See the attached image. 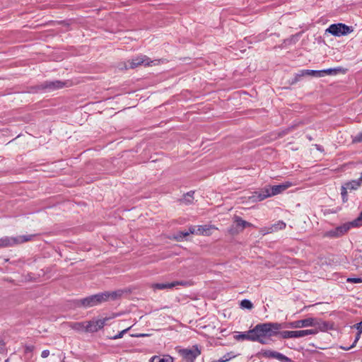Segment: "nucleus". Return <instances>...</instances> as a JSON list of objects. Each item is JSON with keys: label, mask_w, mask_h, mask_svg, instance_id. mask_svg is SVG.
<instances>
[{"label": "nucleus", "mask_w": 362, "mask_h": 362, "mask_svg": "<svg viewBox=\"0 0 362 362\" xmlns=\"http://www.w3.org/2000/svg\"><path fill=\"white\" fill-rule=\"evenodd\" d=\"M281 328V324L278 322L260 323L247 332H237L234 338L238 341L247 340L267 344L268 338L276 336Z\"/></svg>", "instance_id": "f257e3e1"}, {"label": "nucleus", "mask_w": 362, "mask_h": 362, "mask_svg": "<svg viewBox=\"0 0 362 362\" xmlns=\"http://www.w3.org/2000/svg\"><path fill=\"white\" fill-rule=\"evenodd\" d=\"M120 294L117 291H105L88 296L79 300L80 305L85 308L97 306L110 300H115Z\"/></svg>", "instance_id": "f03ea898"}, {"label": "nucleus", "mask_w": 362, "mask_h": 362, "mask_svg": "<svg viewBox=\"0 0 362 362\" xmlns=\"http://www.w3.org/2000/svg\"><path fill=\"white\" fill-rule=\"evenodd\" d=\"M291 186L292 183L290 182H286L281 185L274 186H268L262 189L260 192H254L249 199H251L252 202H260L267 197L279 194Z\"/></svg>", "instance_id": "7ed1b4c3"}, {"label": "nucleus", "mask_w": 362, "mask_h": 362, "mask_svg": "<svg viewBox=\"0 0 362 362\" xmlns=\"http://www.w3.org/2000/svg\"><path fill=\"white\" fill-rule=\"evenodd\" d=\"M355 223L356 222L345 223L335 228L325 231L323 233V237L329 238H339L346 233L353 227V224Z\"/></svg>", "instance_id": "20e7f679"}, {"label": "nucleus", "mask_w": 362, "mask_h": 362, "mask_svg": "<svg viewBox=\"0 0 362 362\" xmlns=\"http://www.w3.org/2000/svg\"><path fill=\"white\" fill-rule=\"evenodd\" d=\"M178 354L186 362H194V360L201 354V349L197 345L190 348L180 349Z\"/></svg>", "instance_id": "39448f33"}, {"label": "nucleus", "mask_w": 362, "mask_h": 362, "mask_svg": "<svg viewBox=\"0 0 362 362\" xmlns=\"http://www.w3.org/2000/svg\"><path fill=\"white\" fill-rule=\"evenodd\" d=\"M112 318H114V316L105 317L100 319L93 318L91 320L86 321V332L93 333L98 332L104 327L108 320Z\"/></svg>", "instance_id": "423d86ee"}, {"label": "nucleus", "mask_w": 362, "mask_h": 362, "mask_svg": "<svg viewBox=\"0 0 362 362\" xmlns=\"http://www.w3.org/2000/svg\"><path fill=\"white\" fill-rule=\"evenodd\" d=\"M33 237L32 235H20L16 238L5 237L0 239V246L9 247L18 244L23 243L31 240Z\"/></svg>", "instance_id": "0eeeda50"}, {"label": "nucleus", "mask_w": 362, "mask_h": 362, "mask_svg": "<svg viewBox=\"0 0 362 362\" xmlns=\"http://www.w3.org/2000/svg\"><path fill=\"white\" fill-rule=\"evenodd\" d=\"M327 32L331 33L334 36H342L346 35L353 31L351 27H349L343 23L332 24L326 30Z\"/></svg>", "instance_id": "6e6552de"}, {"label": "nucleus", "mask_w": 362, "mask_h": 362, "mask_svg": "<svg viewBox=\"0 0 362 362\" xmlns=\"http://www.w3.org/2000/svg\"><path fill=\"white\" fill-rule=\"evenodd\" d=\"M280 334L283 339L290 338H301L308 335L315 334L313 329L296 330V331H283L279 332L277 334Z\"/></svg>", "instance_id": "1a4fd4ad"}, {"label": "nucleus", "mask_w": 362, "mask_h": 362, "mask_svg": "<svg viewBox=\"0 0 362 362\" xmlns=\"http://www.w3.org/2000/svg\"><path fill=\"white\" fill-rule=\"evenodd\" d=\"M211 228H214V227L209 226H192L189 228V231L181 232V234L183 237H186L189 234L209 235L211 234L210 230Z\"/></svg>", "instance_id": "9d476101"}, {"label": "nucleus", "mask_w": 362, "mask_h": 362, "mask_svg": "<svg viewBox=\"0 0 362 362\" xmlns=\"http://www.w3.org/2000/svg\"><path fill=\"white\" fill-rule=\"evenodd\" d=\"M151 64H155L153 61H151L148 57L145 55H140L135 58H133L129 62V67L134 69L139 65L150 66Z\"/></svg>", "instance_id": "9b49d317"}, {"label": "nucleus", "mask_w": 362, "mask_h": 362, "mask_svg": "<svg viewBox=\"0 0 362 362\" xmlns=\"http://www.w3.org/2000/svg\"><path fill=\"white\" fill-rule=\"evenodd\" d=\"M65 83L61 81H47L40 85L42 90L50 92L59 88H62Z\"/></svg>", "instance_id": "f8f14e48"}, {"label": "nucleus", "mask_w": 362, "mask_h": 362, "mask_svg": "<svg viewBox=\"0 0 362 362\" xmlns=\"http://www.w3.org/2000/svg\"><path fill=\"white\" fill-rule=\"evenodd\" d=\"M262 355L265 358H276L281 362H291V359L275 351L265 350L262 352Z\"/></svg>", "instance_id": "ddd939ff"}, {"label": "nucleus", "mask_w": 362, "mask_h": 362, "mask_svg": "<svg viewBox=\"0 0 362 362\" xmlns=\"http://www.w3.org/2000/svg\"><path fill=\"white\" fill-rule=\"evenodd\" d=\"M182 285V286H187L188 285V283L187 281H176L171 283H157L152 285V288L153 289H159V290H163V289H171L174 288L176 286Z\"/></svg>", "instance_id": "4468645a"}, {"label": "nucleus", "mask_w": 362, "mask_h": 362, "mask_svg": "<svg viewBox=\"0 0 362 362\" xmlns=\"http://www.w3.org/2000/svg\"><path fill=\"white\" fill-rule=\"evenodd\" d=\"M311 76L314 77L320 78L322 77V71L317 70L303 69L299 71L295 76V81H298L300 78Z\"/></svg>", "instance_id": "2eb2a0df"}, {"label": "nucleus", "mask_w": 362, "mask_h": 362, "mask_svg": "<svg viewBox=\"0 0 362 362\" xmlns=\"http://www.w3.org/2000/svg\"><path fill=\"white\" fill-rule=\"evenodd\" d=\"M315 325V320L310 317L304 320L294 321L290 323V325L293 328H301L306 327H311Z\"/></svg>", "instance_id": "dca6fc26"}, {"label": "nucleus", "mask_w": 362, "mask_h": 362, "mask_svg": "<svg viewBox=\"0 0 362 362\" xmlns=\"http://www.w3.org/2000/svg\"><path fill=\"white\" fill-rule=\"evenodd\" d=\"M286 223L282 221H279L276 223L272 224L268 228H264L261 230V232L264 234L272 233L276 232L279 230H283L286 228Z\"/></svg>", "instance_id": "f3484780"}, {"label": "nucleus", "mask_w": 362, "mask_h": 362, "mask_svg": "<svg viewBox=\"0 0 362 362\" xmlns=\"http://www.w3.org/2000/svg\"><path fill=\"white\" fill-rule=\"evenodd\" d=\"M361 183H362V180L360 177L357 180H354L347 182L344 183V185L346 187V188L348 189V190L351 191V190L357 189L361 186Z\"/></svg>", "instance_id": "a211bd4d"}, {"label": "nucleus", "mask_w": 362, "mask_h": 362, "mask_svg": "<svg viewBox=\"0 0 362 362\" xmlns=\"http://www.w3.org/2000/svg\"><path fill=\"white\" fill-rule=\"evenodd\" d=\"M86 321L81 322H71L70 327L77 332H86Z\"/></svg>", "instance_id": "6ab92c4d"}, {"label": "nucleus", "mask_w": 362, "mask_h": 362, "mask_svg": "<svg viewBox=\"0 0 362 362\" xmlns=\"http://www.w3.org/2000/svg\"><path fill=\"white\" fill-rule=\"evenodd\" d=\"M235 221L236 223L237 227H239L241 228V230H243L246 227H249L252 226V224L246 221L243 220L240 217H235Z\"/></svg>", "instance_id": "aec40b11"}, {"label": "nucleus", "mask_w": 362, "mask_h": 362, "mask_svg": "<svg viewBox=\"0 0 362 362\" xmlns=\"http://www.w3.org/2000/svg\"><path fill=\"white\" fill-rule=\"evenodd\" d=\"M150 362H173V358L169 356H165L163 358L154 356L151 358Z\"/></svg>", "instance_id": "412c9836"}, {"label": "nucleus", "mask_w": 362, "mask_h": 362, "mask_svg": "<svg viewBox=\"0 0 362 362\" xmlns=\"http://www.w3.org/2000/svg\"><path fill=\"white\" fill-rule=\"evenodd\" d=\"M234 357L235 355L233 353H227L214 362H227Z\"/></svg>", "instance_id": "4be33fe9"}, {"label": "nucleus", "mask_w": 362, "mask_h": 362, "mask_svg": "<svg viewBox=\"0 0 362 362\" xmlns=\"http://www.w3.org/2000/svg\"><path fill=\"white\" fill-rule=\"evenodd\" d=\"M339 69H327L324 70H320V71H322V77L325 75H333L338 73Z\"/></svg>", "instance_id": "5701e85b"}, {"label": "nucleus", "mask_w": 362, "mask_h": 362, "mask_svg": "<svg viewBox=\"0 0 362 362\" xmlns=\"http://www.w3.org/2000/svg\"><path fill=\"white\" fill-rule=\"evenodd\" d=\"M194 192H187L185 195V197L183 199V201L186 203V204H190L192 202V200L194 199L193 197V194H194Z\"/></svg>", "instance_id": "b1692460"}, {"label": "nucleus", "mask_w": 362, "mask_h": 362, "mask_svg": "<svg viewBox=\"0 0 362 362\" xmlns=\"http://www.w3.org/2000/svg\"><path fill=\"white\" fill-rule=\"evenodd\" d=\"M240 305L242 308L247 309H252L253 307V305L251 303V301L247 299L243 300L240 303Z\"/></svg>", "instance_id": "393cba45"}, {"label": "nucleus", "mask_w": 362, "mask_h": 362, "mask_svg": "<svg viewBox=\"0 0 362 362\" xmlns=\"http://www.w3.org/2000/svg\"><path fill=\"white\" fill-rule=\"evenodd\" d=\"M347 192H348V189H346V187L344 186V185H343L341 186V197H342V199L344 202H346L348 199Z\"/></svg>", "instance_id": "a878e982"}, {"label": "nucleus", "mask_w": 362, "mask_h": 362, "mask_svg": "<svg viewBox=\"0 0 362 362\" xmlns=\"http://www.w3.org/2000/svg\"><path fill=\"white\" fill-rule=\"evenodd\" d=\"M347 283L351 284H360L362 283V276L358 278H348L346 279Z\"/></svg>", "instance_id": "bb28decb"}, {"label": "nucleus", "mask_w": 362, "mask_h": 362, "mask_svg": "<svg viewBox=\"0 0 362 362\" xmlns=\"http://www.w3.org/2000/svg\"><path fill=\"white\" fill-rule=\"evenodd\" d=\"M130 328H127L121 332H119L117 334L115 335L114 337H112L111 339H120L122 338L124 334Z\"/></svg>", "instance_id": "cd10ccee"}, {"label": "nucleus", "mask_w": 362, "mask_h": 362, "mask_svg": "<svg viewBox=\"0 0 362 362\" xmlns=\"http://www.w3.org/2000/svg\"><path fill=\"white\" fill-rule=\"evenodd\" d=\"M361 221H362V211L360 213L358 217L356 220L352 221V222H356L355 224H353V227L358 226L361 224L360 222H361Z\"/></svg>", "instance_id": "c85d7f7f"}, {"label": "nucleus", "mask_w": 362, "mask_h": 362, "mask_svg": "<svg viewBox=\"0 0 362 362\" xmlns=\"http://www.w3.org/2000/svg\"><path fill=\"white\" fill-rule=\"evenodd\" d=\"M354 327L358 330L359 334L362 333V321L354 325Z\"/></svg>", "instance_id": "c756f323"}, {"label": "nucleus", "mask_w": 362, "mask_h": 362, "mask_svg": "<svg viewBox=\"0 0 362 362\" xmlns=\"http://www.w3.org/2000/svg\"><path fill=\"white\" fill-rule=\"evenodd\" d=\"M356 142H362V132L358 133L354 139Z\"/></svg>", "instance_id": "7c9ffc66"}, {"label": "nucleus", "mask_w": 362, "mask_h": 362, "mask_svg": "<svg viewBox=\"0 0 362 362\" xmlns=\"http://www.w3.org/2000/svg\"><path fill=\"white\" fill-rule=\"evenodd\" d=\"M360 337H361V334H359V332H357L356 338H355V339H354V342L352 344V347H354L356 345V344L358 341Z\"/></svg>", "instance_id": "2f4dec72"}, {"label": "nucleus", "mask_w": 362, "mask_h": 362, "mask_svg": "<svg viewBox=\"0 0 362 362\" xmlns=\"http://www.w3.org/2000/svg\"><path fill=\"white\" fill-rule=\"evenodd\" d=\"M49 355V350H44L41 353V356L42 358H47Z\"/></svg>", "instance_id": "473e14b6"}, {"label": "nucleus", "mask_w": 362, "mask_h": 362, "mask_svg": "<svg viewBox=\"0 0 362 362\" xmlns=\"http://www.w3.org/2000/svg\"><path fill=\"white\" fill-rule=\"evenodd\" d=\"M352 344L350 346H341V349L344 350V351H348L351 349H352Z\"/></svg>", "instance_id": "72a5a7b5"}, {"label": "nucleus", "mask_w": 362, "mask_h": 362, "mask_svg": "<svg viewBox=\"0 0 362 362\" xmlns=\"http://www.w3.org/2000/svg\"><path fill=\"white\" fill-rule=\"evenodd\" d=\"M4 343L2 340L0 339V351L4 350Z\"/></svg>", "instance_id": "f704fd0d"}, {"label": "nucleus", "mask_w": 362, "mask_h": 362, "mask_svg": "<svg viewBox=\"0 0 362 362\" xmlns=\"http://www.w3.org/2000/svg\"><path fill=\"white\" fill-rule=\"evenodd\" d=\"M32 349H33V346H26V351H32Z\"/></svg>", "instance_id": "c9c22d12"}, {"label": "nucleus", "mask_w": 362, "mask_h": 362, "mask_svg": "<svg viewBox=\"0 0 362 362\" xmlns=\"http://www.w3.org/2000/svg\"><path fill=\"white\" fill-rule=\"evenodd\" d=\"M5 362H8V360H6Z\"/></svg>", "instance_id": "e433bc0d"}]
</instances>
